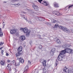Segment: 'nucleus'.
<instances>
[{
	"instance_id": "obj_13",
	"label": "nucleus",
	"mask_w": 73,
	"mask_h": 73,
	"mask_svg": "<svg viewBox=\"0 0 73 73\" xmlns=\"http://www.w3.org/2000/svg\"><path fill=\"white\" fill-rule=\"evenodd\" d=\"M52 13L53 14H54V15H57L58 16L60 14V13H59V11H54L52 12Z\"/></svg>"
},
{
	"instance_id": "obj_28",
	"label": "nucleus",
	"mask_w": 73,
	"mask_h": 73,
	"mask_svg": "<svg viewBox=\"0 0 73 73\" xmlns=\"http://www.w3.org/2000/svg\"><path fill=\"white\" fill-rule=\"evenodd\" d=\"M66 69H67V68L66 67H65L63 70L64 72L66 73Z\"/></svg>"
},
{
	"instance_id": "obj_20",
	"label": "nucleus",
	"mask_w": 73,
	"mask_h": 73,
	"mask_svg": "<svg viewBox=\"0 0 73 73\" xmlns=\"http://www.w3.org/2000/svg\"><path fill=\"white\" fill-rule=\"evenodd\" d=\"M22 50L23 49L21 46L19 47L18 49V51L19 52H22Z\"/></svg>"
},
{
	"instance_id": "obj_31",
	"label": "nucleus",
	"mask_w": 73,
	"mask_h": 73,
	"mask_svg": "<svg viewBox=\"0 0 73 73\" xmlns=\"http://www.w3.org/2000/svg\"><path fill=\"white\" fill-rule=\"evenodd\" d=\"M43 71L44 72V73H46V69H45V68H44L43 70Z\"/></svg>"
},
{
	"instance_id": "obj_44",
	"label": "nucleus",
	"mask_w": 73,
	"mask_h": 73,
	"mask_svg": "<svg viewBox=\"0 0 73 73\" xmlns=\"http://www.w3.org/2000/svg\"><path fill=\"white\" fill-rule=\"evenodd\" d=\"M68 7H69V6H67L66 7V9H68Z\"/></svg>"
},
{
	"instance_id": "obj_37",
	"label": "nucleus",
	"mask_w": 73,
	"mask_h": 73,
	"mask_svg": "<svg viewBox=\"0 0 73 73\" xmlns=\"http://www.w3.org/2000/svg\"><path fill=\"white\" fill-rule=\"evenodd\" d=\"M29 43H30V44L31 45H32L33 44L32 41L31 40H30L29 41Z\"/></svg>"
},
{
	"instance_id": "obj_26",
	"label": "nucleus",
	"mask_w": 73,
	"mask_h": 73,
	"mask_svg": "<svg viewBox=\"0 0 73 73\" xmlns=\"http://www.w3.org/2000/svg\"><path fill=\"white\" fill-rule=\"evenodd\" d=\"M15 65L16 66H17L20 65V62H15Z\"/></svg>"
},
{
	"instance_id": "obj_29",
	"label": "nucleus",
	"mask_w": 73,
	"mask_h": 73,
	"mask_svg": "<svg viewBox=\"0 0 73 73\" xmlns=\"http://www.w3.org/2000/svg\"><path fill=\"white\" fill-rule=\"evenodd\" d=\"M51 51H52V52H55V51H56V49L54 48H53Z\"/></svg>"
},
{
	"instance_id": "obj_46",
	"label": "nucleus",
	"mask_w": 73,
	"mask_h": 73,
	"mask_svg": "<svg viewBox=\"0 0 73 73\" xmlns=\"http://www.w3.org/2000/svg\"><path fill=\"white\" fill-rule=\"evenodd\" d=\"M7 62H11V61L9 60H7Z\"/></svg>"
},
{
	"instance_id": "obj_23",
	"label": "nucleus",
	"mask_w": 73,
	"mask_h": 73,
	"mask_svg": "<svg viewBox=\"0 0 73 73\" xmlns=\"http://www.w3.org/2000/svg\"><path fill=\"white\" fill-rule=\"evenodd\" d=\"M3 36V33L1 31V29L0 28V37H2Z\"/></svg>"
},
{
	"instance_id": "obj_51",
	"label": "nucleus",
	"mask_w": 73,
	"mask_h": 73,
	"mask_svg": "<svg viewBox=\"0 0 73 73\" xmlns=\"http://www.w3.org/2000/svg\"><path fill=\"white\" fill-rule=\"evenodd\" d=\"M3 3H7V2H3Z\"/></svg>"
},
{
	"instance_id": "obj_34",
	"label": "nucleus",
	"mask_w": 73,
	"mask_h": 73,
	"mask_svg": "<svg viewBox=\"0 0 73 73\" xmlns=\"http://www.w3.org/2000/svg\"><path fill=\"white\" fill-rule=\"evenodd\" d=\"M56 64H55V66H57V65H58V61H57V60H56Z\"/></svg>"
},
{
	"instance_id": "obj_30",
	"label": "nucleus",
	"mask_w": 73,
	"mask_h": 73,
	"mask_svg": "<svg viewBox=\"0 0 73 73\" xmlns=\"http://www.w3.org/2000/svg\"><path fill=\"white\" fill-rule=\"evenodd\" d=\"M54 28H58V27H59L58 26V24H56V25L54 26Z\"/></svg>"
},
{
	"instance_id": "obj_19",
	"label": "nucleus",
	"mask_w": 73,
	"mask_h": 73,
	"mask_svg": "<svg viewBox=\"0 0 73 73\" xmlns=\"http://www.w3.org/2000/svg\"><path fill=\"white\" fill-rule=\"evenodd\" d=\"M5 63V60H2L1 62V65H4Z\"/></svg>"
},
{
	"instance_id": "obj_32",
	"label": "nucleus",
	"mask_w": 73,
	"mask_h": 73,
	"mask_svg": "<svg viewBox=\"0 0 73 73\" xmlns=\"http://www.w3.org/2000/svg\"><path fill=\"white\" fill-rule=\"evenodd\" d=\"M57 21L56 20L54 19H53V23H57Z\"/></svg>"
},
{
	"instance_id": "obj_21",
	"label": "nucleus",
	"mask_w": 73,
	"mask_h": 73,
	"mask_svg": "<svg viewBox=\"0 0 73 73\" xmlns=\"http://www.w3.org/2000/svg\"><path fill=\"white\" fill-rule=\"evenodd\" d=\"M21 17H22L23 19H25L26 20V21H28V20H27V19L25 18V15H24V14H21Z\"/></svg>"
},
{
	"instance_id": "obj_43",
	"label": "nucleus",
	"mask_w": 73,
	"mask_h": 73,
	"mask_svg": "<svg viewBox=\"0 0 73 73\" xmlns=\"http://www.w3.org/2000/svg\"><path fill=\"white\" fill-rule=\"evenodd\" d=\"M28 63L29 64H31V62L29 61V60L28 61Z\"/></svg>"
},
{
	"instance_id": "obj_36",
	"label": "nucleus",
	"mask_w": 73,
	"mask_h": 73,
	"mask_svg": "<svg viewBox=\"0 0 73 73\" xmlns=\"http://www.w3.org/2000/svg\"><path fill=\"white\" fill-rule=\"evenodd\" d=\"M29 24H33V23L32 22H31V21H29Z\"/></svg>"
},
{
	"instance_id": "obj_48",
	"label": "nucleus",
	"mask_w": 73,
	"mask_h": 73,
	"mask_svg": "<svg viewBox=\"0 0 73 73\" xmlns=\"http://www.w3.org/2000/svg\"><path fill=\"white\" fill-rule=\"evenodd\" d=\"M16 5H20V4H19V3H18L17 4H16Z\"/></svg>"
},
{
	"instance_id": "obj_27",
	"label": "nucleus",
	"mask_w": 73,
	"mask_h": 73,
	"mask_svg": "<svg viewBox=\"0 0 73 73\" xmlns=\"http://www.w3.org/2000/svg\"><path fill=\"white\" fill-rule=\"evenodd\" d=\"M54 52H53L51 51H50V56H53V55L54 54Z\"/></svg>"
},
{
	"instance_id": "obj_33",
	"label": "nucleus",
	"mask_w": 73,
	"mask_h": 73,
	"mask_svg": "<svg viewBox=\"0 0 73 73\" xmlns=\"http://www.w3.org/2000/svg\"><path fill=\"white\" fill-rule=\"evenodd\" d=\"M38 48H39V49H41V48H42V46L41 45H40L39 46Z\"/></svg>"
},
{
	"instance_id": "obj_35",
	"label": "nucleus",
	"mask_w": 73,
	"mask_h": 73,
	"mask_svg": "<svg viewBox=\"0 0 73 73\" xmlns=\"http://www.w3.org/2000/svg\"><path fill=\"white\" fill-rule=\"evenodd\" d=\"M73 6V5L68 6V9H69L70 8H72V7Z\"/></svg>"
},
{
	"instance_id": "obj_1",
	"label": "nucleus",
	"mask_w": 73,
	"mask_h": 73,
	"mask_svg": "<svg viewBox=\"0 0 73 73\" xmlns=\"http://www.w3.org/2000/svg\"><path fill=\"white\" fill-rule=\"evenodd\" d=\"M59 28L62 30V31L64 32H66L67 33H70V31L66 28L64 27L61 26H59Z\"/></svg>"
},
{
	"instance_id": "obj_15",
	"label": "nucleus",
	"mask_w": 73,
	"mask_h": 73,
	"mask_svg": "<svg viewBox=\"0 0 73 73\" xmlns=\"http://www.w3.org/2000/svg\"><path fill=\"white\" fill-rule=\"evenodd\" d=\"M66 52H65V50H62L61 52H60V54L59 55L60 56H62V55H64V54H65Z\"/></svg>"
},
{
	"instance_id": "obj_38",
	"label": "nucleus",
	"mask_w": 73,
	"mask_h": 73,
	"mask_svg": "<svg viewBox=\"0 0 73 73\" xmlns=\"http://www.w3.org/2000/svg\"><path fill=\"white\" fill-rule=\"evenodd\" d=\"M1 54H3V52H4V50H2L1 51Z\"/></svg>"
},
{
	"instance_id": "obj_42",
	"label": "nucleus",
	"mask_w": 73,
	"mask_h": 73,
	"mask_svg": "<svg viewBox=\"0 0 73 73\" xmlns=\"http://www.w3.org/2000/svg\"><path fill=\"white\" fill-rule=\"evenodd\" d=\"M8 55H9V54H8V52H7L6 54V56H8Z\"/></svg>"
},
{
	"instance_id": "obj_41",
	"label": "nucleus",
	"mask_w": 73,
	"mask_h": 73,
	"mask_svg": "<svg viewBox=\"0 0 73 73\" xmlns=\"http://www.w3.org/2000/svg\"><path fill=\"white\" fill-rule=\"evenodd\" d=\"M45 35H46V34H44L42 36L45 37Z\"/></svg>"
},
{
	"instance_id": "obj_17",
	"label": "nucleus",
	"mask_w": 73,
	"mask_h": 73,
	"mask_svg": "<svg viewBox=\"0 0 73 73\" xmlns=\"http://www.w3.org/2000/svg\"><path fill=\"white\" fill-rule=\"evenodd\" d=\"M39 21H44L45 19L43 17H39L38 18Z\"/></svg>"
},
{
	"instance_id": "obj_53",
	"label": "nucleus",
	"mask_w": 73,
	"mask_h": 73,
	"mask_svg": "<svg viewBox=\"0 0 73 73\" xmlns=\"http://www.w3.org/2000/svg\"><path fill=\"white\" fill-rule=\"evenodd\" d=\"M12 5H15V4H12Z\"/></svg>"
},
{
	"instance_id": "obj_45",
	"label": "nucleus",
	"mask_w": 73,
	"mask_h": 73,
	"mask_svg": "<svg viewBox=\"0 0 73 73\" xmlns=\"http://www.w3.org/2000/svg\"><path fill=\"white\" fill-rule=\"evenodd\" d=\"M3 26L4 27V26H5V24H4V22H3Z\"/></svg>"
},
{
	"instance_id": "obj_2",
	"label": "nucleus",
	"mask_w": 73,
	"mask_h": 73,
	"mask_svg": "<svg viewBox=\"0 0 73 73\" xmlns=\"http://www.w3.org/2000/svg\"><path fill=\"white\" fill-rule=\"evenodd\" d=\"M20 30H22V31H23V33H26L27 36L29 35V33H30V32H31V31L29 30L27 28H21Z\"/></svg>"
},
{
	"instance_id": "obj_49",
	"label": "nucleus",
	"mask_w": 73,
	"mask_h": 73,
	"mask_svg": "<svg viewBox=\"0 0 73 73\" xmlns=\"http://www.w3.org/2000/svg\"><path fill=\"white\" fill-rule=\"evenodd\" d=\"M18 0H15L14 1H18Z\"/></svg>"
},
{
	"instance_id": "obj_52",
	"label": "nucleus",
	"mask_w": 73,
	"mask_h": 73,
	"mask_svg": "<svg viewBox=\"0 0 73 73\" xmlns=\"http://www.w3.org/2000/svg\"><path fill=\"white\" fill-rule=\"evenodd\" d=\"M13 62H15V60H14L13 61Z\"/></svg>"
},
{
	"instance_id": "obj_5",
	"label": "nucleus",
	"mask_w": 73,
	"mask_h": 73,
	"mask_svg": "<svg viewBox=\"0 0 73 73\" xmlns=\"http://www.w3.org/2000/svg\"><path fill=\"white\" fill-rule=\"evenodd\" d=\"M64 50H65L66 53H73V51L71 49L67 48L64 49Z\"/></svg>"
},
{
	"instance_id": "obj_6",
	"label": "nucleus",
	"mask_w": 73,
	"mask_h": 73,
	"mask_svg": "<svg viewBox=\"0 0 73 73\" xmlns=\"http://www.w3.org/2000/svg\"><path fill=\"white\" fill-rule=\"evenodd\" d=\"M40 61L41 63L43 64V66H46V60H44V59H41Z\"/></svg>"
},
{
	"instance_id": "obj_8",
	"label": "nucleus",
	"mask_w": 73,
	"mask_h": 73,
	"mask_svg": "<svg viewBox=\"0 0 73 73\" xmlns=\"http://www.w3.org/2000/svg\"><path fill=\"white\" fill-rule=\"evenodd\" d=\"M17 60H18V61H19V62H21L22 64H23L24 62V59H23V58L21 57L19 58H17Z\"/></svg>"
},
{
	"instance_id": "obj_9",
	"label": "nucleus",
	"mask_w": 73,
	"mask_h": 73,
	"mask_svg": "<svg viewBox=\"0 0 73 73\" xmlns=\"http://www.w3.org/2000/svg\"><path fill=\"white\" fill-rule=\"evenodd\" d=\"M29 68V67H28V66H26L24 68L23 73H28Z\"/></svg>"
},
{
	"instance_id": "obj_25",
	"label": "nucleus",
	"mask_w": 73,
	"mask_h": 73,
	"mask_svg": "<svg viewBox=\"0 0 73 73\" xmlns=\"http://www.w3.org/2000/svg\"><path fill=\"white\" fill-rule=\"evenodd\" d=\"M11 64H8V65L7 66V67H8V68H9V69L10 71H11Z\"/></svg>"
},
{
	"instance_id": "obj_22",
	"label": "nucleus",
	"mask_w": 73,
	"mask_h": 73,
	"mask_svg": "<svg viewBox=\"0 0 73 73\" xmlns=\"http://www.w3.org/2000/svg\"><path fill=\"white\" fill-rule=\"evenodd\" d=\"M54 5L56 8H57L58 7H59V6H58V5L57 4V3H54Z\"/></svg>"
},
{
	"instance_id": "obj_24",
	"label": "nucleus",
	"mask_w": 73,
	"mask_h": 73,
	"mask_svg": "<svg viewBox=\"0 0 73 73\" xmlns=\"http://www.w3.org/2000/svg\"><path fill=\"white\" fill-rule=\"evenodd\" d=\"M29 13H30L31 15H32V13H35V12H34V10H29Z\"/></svg>"
},
{
	"instance_id": "obj_39",
	"label": "nucleus",
	"mask_w": 73,
	"mask_h": 73,
	"mask_svg": "<svg viewBox=\"0 0 73 73\" xmlns=\"http://www.w3.org/2000/svg\"><path fill=\"white\" fill-rule=\"evenodd\" d=\"M4 44V42H1V43L0 44V45H2Z\"/></svg>"
},
{
	"instance_id": "obj_14",
	"label": "nucleus",
	"mask_w": 73,
	"mask_h": 73,
	"mask_svg": "<svg viewBox=\"0 0 73 73\" xmlns=\"http://www.w3.org/2000/svg\"><path fill=\"white\" fill-rule=\"evenodd\" d=\"M21 41H23L24 40H25V36L24 35H22L20 37Z\"/></svg>"
},
{
	"instance_id": "obj_3",
	"label": "nucleus",
	"mask_w": 73,
	"mask_h": 73,
	"mask_svg": "<svg viewBox=\"0 0 73 73\" xmlns=\"http://www.w3.org/2000/svg\"><path fill=\"white\" fill-rule=\"evenodd\" d=\"M38 2L41 3V4H43L44 5H45V6H48L49 5V3H48L46 1H43L42 0H38Z\"/></svg>"
},
{
	"instance_id": "obj_16",
	"label": "nucleus",
	"mask_w": 73,
	"mask_h": 73,
	"mask_svg": "<svg viewBox=\"0 0 73 73\" xmlns=\"http://www.w3.org/2000/svg\"><path fill=\"white\" fill-rule=\"evenodd\" d=\"M63 57L61 55H59L58 58V59L59 61H62V58Z\"/></svg>"
},
{
	"instance_id": "obj_10",
	"label": "nucleus",
	"mask_w": 73,
	"mask_h": 73,
	"mask_svg": "<svg viewBox=\"0 0 73 73\" xmlns=\"http://www.w3.org/2000/svg\"><path fill=\"white\" fill-rule=\"evenodd\" d=\"M54 41L57 42V44H61V41H60L58 38H55Z\"/></svg>"
},
{
	"instance_id": "obj_18",
	"label": "nucleus",
	"mask_w": 73,
	"mask_h": 73,
	"mask_svg": "<svg viewBox=\"0 0 73 73\" xmlns=\"http://www.w3.org/2000/svg\"><path fill=\"white\" fill-rule=\"evenodd\" d=\"M68 73H73V68H69L68 70Z\"/></svg>"
},
{
	"instance_id": "obj_12",
	"label": "nucleus",
	"mask_w": 73,
	"mask_h": 73,
	"mask_svg": "<svg viewBox=\"0 0 73 73\" xmlns=\"http://www.w3.org/2000/svg\"><path fill=\"white\" fill-rule=\"evenodd\" d=\"M16 32H17V31H16V30L15 29L11 30L10 31V33L11 34H15V33H16Z\"/></svg>"
},
{
	"instance_id": "obj_4",
	"label": "nucleus",
	"mask_w": 73,
	"mask_h": 73,
	"mask_svg": "<svg viewBox=\"0 0 73 73\" xmlns=\"http://www.w3.org/2000/svg\"><path fill=\"white\" fill-rule=\"evenodd\" d=\"M72 46L70 45V44H64L63 46H62V48L63 49H67L69 48H70V46Z\"/></svg>"
},
{
	"instance_id": "obj_47",
	"label": "nucleus",
	"mask_w": 73,
	"mask_h": 73,
	"mask_svg": "<svg viewBox=\"0 0 73 73\" xmlns=\"http://www.w3.org/2000/svg\"><path fill=\"white\" fill-rule=\"evenodd\" d=\"M14 70L15 71V72H16V69L15 68L14 69Z\"/></svg>"
},
{
	"instance_id": "obj_11",
	"label": "nucleus",
	"mask_w": 73,
	"mask_h": 73,
	"mask_svg": "<svg viewBox=\"0 0 73 73\" xmlns=\"http://www.w3.org/2000/svg\"><path fill=\"white\" fill-rule=\"evenodd\" d=\"M33 7L35 10L36 11H38V7L37 6L35 5H33Z\"/></svg>"
},
{
	"instance_id": "obj_40",
	"label": "nucleus",
	"mask_w": 73,
	"mask_h": 73,
	"mask_svg": "<svg viewBox=\"0 0 73 73\" xmlns=\"http://www.w3.org/2000/svg\"><path fill=\"white\" fill-rule=\"evenodd\" d=\"M46 24H47V25H50V23L48 22H46Z\"/></svg>"
},
{
	"instance_id": "obj_7",
	"label": "nucleus",
	"mask_w": 73,
	"mask_h": 73,
	"mask_svg": "<svg viewBox=\"0 0 73 73\" xmlns=\"http://www.w3.org/2000/svg\"><path fill=\"white\" fill-rule=\"evenodd\" d=\"M21 55H23V52H17L15 54L16 57H20Z\"/></svg>"
},
{
	"instance_id": "obj_50",
	"label": "nucleus",
	"mask_w": 73,
	"mask_h": 73,
	"mask_svg": "<svg viewBox=\"0 0 73 73\" xmlns=\"http://www.w3.org/2000/svg\"><path fill=\"white\" fill-rule=\"evenodd\" d=\"M2 48H3V47L0 48V49H1V50Z\"/></svg>"
}]
</instances>
